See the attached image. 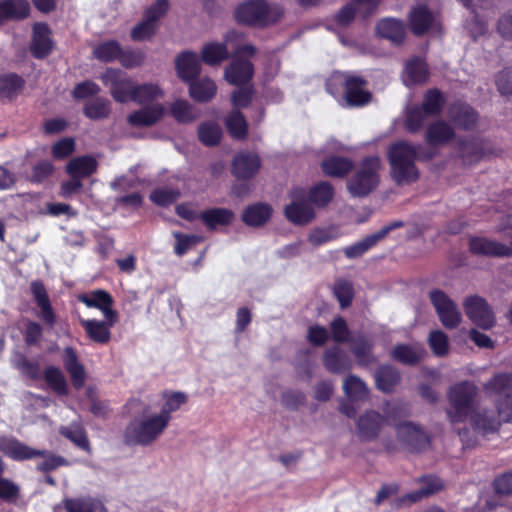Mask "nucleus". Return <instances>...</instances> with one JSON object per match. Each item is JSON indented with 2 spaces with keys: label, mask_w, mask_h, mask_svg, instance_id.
I'll use <instances>...</instances> for the list:
<instances>
[{
  "label": "nucleus",
  "mask_w": 512,
  "mask_h": 512,
  "mask_svg": "<svg viewBox=\"0 0 512 512\" xmlns=\"http://www.w3.org/2000/svg\"><path fill=\"white\" fill-rule=\"evenodd\" d=\"M61 506L66 512H108L100 498L89 494L65 497L61 502Z\"/></svg>",
  "instance_id": "nucleus-25"
},
{
  "label": "nucleus",
  "mask_w": 512,
  "mask_h": 512,
  "mask_svg": "<svg viewBox=\"0 0 512 512\" xmlns=\"http://www.w3.org/2000/svg\"><path fill=\"white\" fill-rule=\"evenodd\" d=\"M373 342L367 338L361 337L352 344L351 351L358 361L359 365L367 366L375 361L372 353Z\"/></svg>",
  "instance_id": "nucleus-54"
},
{
  "label": "nucleus",
  "mask_w": 512,
  "mask_h": 512,
  "mask_svg": "<svg viewBox=\"0 0 512 512\" xmlns=\"http://www.w3.org/2000/svg\"><path fill=\"white\" fill-rule=\"evenodd\" d=\"M5 463L0 457V502L15 505L21 498V487L12 479L4 477Z\"/></svg>",
  "instance_id": "nucleus-41"
},
{
  "label": "nucleus",
  "mask_w": 512,
  "mask_h": 512,
  "mask_svg": "<svg viewBox=\"0 0 512 512\" xmlns=\"http://www.w3.org/2000/svg\"><path fill=\"white\" fill-rule=\"evenodd\" d=\"M180 197V192L170 188H156L150 193V200L160 207H168Z\"/></svg>",
  "instance_id": "nucleus-64"
},
{
  "label": "nucleus",
  "mask_w": 512,
  "mask_h": 512,
  "mask_svg": "<svg viewBox=\"0 0 512 512\" xmlns=\"http://www.w3.org/2000/svg\"><path fill=\"white\" fill-rule=\"evenodd\" d=\"M76 149V142L73 137H64L53 143L51 146V156L56 161L69 158Z\"/></svg>",
  "instance_id": "nucleus-61"
},
{
  "label": "nucleus",
  "mask_w": 512,
  "mask_h": 512,
  "mask_svg": "<svg viewBox=\"0 0 512 512\" xmlns=\"http://www.w3.org/2000/svg\"><path fill=\"white\" fill-rule=\"evenodd\" d=\"M199 219L212 231L218 226H229L234 219V212L227 208H209L199 213Z\"/></svg>",
  "instance_id": "nucleus-34"
},
{
  "label": "nucleus",
  "mask_w": 512,
  "mask_h": 512,
  "mask_svg": "<svg viewBox=\"0 0 512 512\" xmlns=\"http://www.w3.org/2000/svg\"><path fill=\"white\" fill-rule=\"evenodd\" d=\"M166 419L158 413L134 419L128 423L123 433V442L127 446H150L166 430Z\"/></svg>",
  "instance_id": "nucleus-4"
},
{
  "label": "nucleus",
  "mask_w": 512,
  "mask_h": 512,
  "mask_svg": "<svg viewBox=\"0 0 512 512\" xmlns=\"http://www.w3.org/2000/svg\"><path fill=\"white\" fill-rule=\"evenodd\" d=\"M447 117L455 128L462 131L474 130L480 119L479 112L462 99H456L449 104Z\"/></svg>",
  "instance_id": "nucleus-12"
},
{
  "label": "nucleus",
  "mask_w": 512,
  "mask_h": 512,
  "mask_svg": "<svg viewBox=\"0 0 512 512\" xmlns=\"http://www.w3.org/2000/svg\"><path fill=\"white\" fill-rule=\"evenodd\" d=\"M477 391V387L469 381H462L450 387L448 399L451 409L447 414L452 423H462L467 420L473 410Z\"/></svg>",
  "instance_id": "nucleus-7"
},
{
  "label": "nucleus",
  "mask_w": 512,
  "mask_h": 512,
  "mask_svg": "<svg viewBox=\"0 0 512 512\" xmlns=\"http://www.w3.org/2000/svg\"><path fill=\"white\" fill-rule=\"evenodd\" d=\"M225 126L230 136L244 140L248 135V123L240 110H232L225 119Z\"/></svg>",
  "instance_id": "nucleus-48"
},
{
  "label": "nucleus",
  "mask_w": 512,
  "mask_h": 512,
  "mask_svg": "<svg viewBox=\"0 0 512 512\" xmlns=\"http://www.w3.org/2000/svg\"><path fill=\"white\" fill-rule=\"evenodd\" d=\"M375 32L379 38L388 40L395 46H401L407 36L405 22L395 17L379 19L375 25Z\"/></svg>",
  "instance_id": "nucleus-17"
},
{
  "label": "nucleus",
  "mask_w": 512,
  "mask_h": 512,
  "mask_svg": "<svg viewBox=\"0 0 512 512\" xmlns=\"http://www.w3.org/2000/svg\"><path fill=\"white\" fill-rule=\"evenodd\" d=\"M282 15V10L272 9L265 0H248L238 5L234 12L237 23L258 27L273 24Z\"/></svg>",
  "instance_id": "nucleus-6"
},
{
  "label": "nucleus",
  "mask_w": 512,
  "mask_h": 512,
  "mask_svg": "<svg viewBox=\"0 0 512 512\" xmlns=\"http://www.w3.org/2000/svg\"><path fill=\"white\" fill-rule=\"evenodd\" d=\"M171 115L179 123H191L196 119L192 105L183 99H177L170 106Z\"/></svg>",
  "instance_id": "nucleus-59"
},
{
  "label": "nucleus",
  "mask_w": 512,
  "mask_h": 512,
  "mask_svg": "<svg viewBox=\"0 0 512 512\" xmlns=\"http://www.w3.org/2000/svg\"><path fill=\"white\" fill-rule=\"evenodd\" d=\"M97 168L98 162L93 156L83 155L71 159L67 163L65 171L69 176L84 179L96 173Z\"/></svg>",
  "instance_id": "nucleus-36"
},
{
  "label": "nucleus",
  "mask_w": 512,
  "mask_h": 512,
  "mask_svg": "<svg viewBox=\"0 0 512 512\" xmlns=\"http://www.w3.org/2000/svg\"><path fill=\"white\" fill-rule=\"evenodd\" d=\"M428 117L418 105L407 108L403 123L405 131L409 134H417L424 128Z\"/></svg>",
  "instance_id": "nucleus-50"
},
{
  "label": "nucleus",
  "mask_w": 512,
  "mask_h": 512,
  "mask_svg": "<svg viewBox=\"0 0 512 512\" xmlns=\"http://www.w3.org/2000/svg\"><path fill=\"white\" fill-rule=\"evenodd\" d=\"M335 195L334 187L328 181H320L314 184L306 192V200L310 205L317 208H325L333 200Z\"/></svg>",
  "instance_id": "nucleus-37"
},
{
  "label": "nucleus",
  "mask_w": 512,
  "mask_h": 512,
  "mask_svg": "<svg viewBox=\"0 0 512 512\" xmlns=\"http://www.w3.org/2000/svg\"><path fill=\"white\" fill-rule=\"evenodd\" d=\"M464 310L467 317L478 327L487 330L493 327L495 317L487 301L477 295L466 298Z\"/></svg>",
  "instance_id": "nucleus-14"
},
{
  "label": "nucleus",
  "mask_w": 512,
  "mask_h": 512,
  "mask_svg": "<svg viewBox=\"0 0 512 512\" xmlns=\"http://www.w3.org/2000/svg\"><path fill=\"white\" fill-rule=\"evenodd\" d=\"M111 112L110 102L106 98L98 97L85 104L83 114L91 120L108 118Z\"/></svg>",
  "instance_id": "nucleus-55"
},
{
  "label": "nucleus",
  "mask_w": 512,
  "mask_h": 512,
  "mask_svg": "<svg viewBox=\"0 0 512 512\" xmlns=\"http://www.w3.org/2000/svg\"><path fill=\"white\" fill-rule=\"evenodd\" d=\"M164 115V107L160 103L146 105L133 111L127 117L128 123L133 127H150L156 124Z\"/></svg>",
  "instance_id": "nucleus-29"
},
{
  "label": "nucleus",
  "mask_w": 512,
  "mask_h": 512,
  "mask_svg": "<svg viewBox=\"0 0 512 512\" xmlns=\"http://www.w3.org/2000/svg\"><path fill=\"white\" fill-rule=\"evenodd\" d=\"M424 138L429 146L434 147L454 140L456 132L454 127L445 120H437L427 126Z\"/></svg>",
  "instance_id": "nucleus-27"
},
{
  "label": "nucleus",
  "mask_w": 512,
  "mask_h": 512,
  "mask_svg": "<svg viewBox=\"0 0 512 512\" xmlns=\"http://www.w3.org/2000/svg\"><path fill=\"white\" fill-rule=\"evenodd\" d=\"M397 437L405 448L412 453H420L431 445V437L412 422H403L397 426Z\"/></svg>",
  "instance_id": "nucleus-13"
},
{
  "label": "nucleus",
  "mask_w": 512,
  "mask_h": 512,
  "mask_svg": "<svg viewBox=\"0 0 512 512\" xmlns=\"http://www.w3.org/2000/svg\"><path fill=\"white\" fill-rule=\"evenodd\" d=\"M164 96L163 90L158 84L154 83H143L135 84L131 101L145 105L155 100H158Z\"/></svg>",
  "instance_id": "nucleus-46"
},
{
  "label": "nucleus",
  "mask_w": 512,
  "mask_h": 512,
  "mask_svg": "<svg viewBox=\"0 0 512 512\" xmlns=\"http://www.w3.org/2000/svg\"><path fill=\"white\" fill-rule=\"evenodd\" d=\"M146 55L143 50L139 48H127L122 47V53H120L119 63L126 69H133L140 67L145 61Z\"/></svg>",
  "instance_id": "nucleus-62"
},
{
  "label": "nucleus",
  "mask_w": 512,
  "mask_h": 512,
  "mask_svg": "<svg viewBox=\"0 0 512 512\" xmlns=\"http://www.w3.org/2000/svg\"><path fill=\"white\" fill-rule=\"evenodd\" d=\"M31 292L36 305L40 309L38 317L44 322L48 328H53L57 322L56 313L52 307L49 295L45 286L40 281L32 282Z\"/></svg>",
  "instance_id": "nucleus-22"
},
{
  "label": "nucleus",
  "mask_w": 512,
  "mask_h": 512,
  "mask_svg": "<svg viewBox=\"0 0 512 512\" xmlns=\"http://www.w3.org/2000/svg\"><path fill=\"white\" fill-rule=\"evenodd\" d=\"M457 155L464 165H475L492 154L487 140L478 136H460L456 139Z\"/></svg>",
  "instance_id": "nucleus-10"
},
{
  "label": "nucleus",
  "mask_w": 512,
  "mask_h": 512,
  "mask_svg": "<svg viewBox=\"0 0 512 512\" xmlns=\"http://www.w3.org/2000/svg\"><path fill=\"white\" fill-rule=\"evenodd\" d=\"M62 360L64 368L70 376L72 386L75 390H81L85 385L87 374L84 365L79 361L76 350L73 347H66Z\"/></svg>",
  "instance_id": "nucleus-24"
},
{
  "label": "nucleus",
  "mask_w": 512,
  "mask_h": 512,
  "mask_svg": "<svg viewBox=\"0 0 512 512\" xmlns=\"http://www.w3.org/2000/svg\"><path fill=\"white\" fill-rule=\"evenodd\" d=\"M484 389L496 395L512 393V373L502 372L495 374L487 383Z\"/></svg>",
  "instance_id": "nucleus-52"
},
{
  "label": "nucleus",
  "mask_w": 512,
  "mask_h": 512,
  "mask_svg": "<svg viewBox=\"0 0 512 512\" xmlns=\"http://www.w3.org/2000/svg\"><path fill=\"white\" fill-rule=\"evenodd\" d=\"M394 360L404 365H417L422 358V354L416 351L408 344H397L391 351Z\"/></svg>",
  "instance_id": "nucleus-57"
},
{
  "label": "nucleus",
  "mask_w": 512,
  "mask_h": 512,
  "mask_svg": "<svg viewBox=\"0 0 512 512\" xmlns=\"http://www.w3.org/2000/svg\"><path fill=\"white\" fill-rule=\"evenodd\" d=\"M501 422V418L492 410H483L471 416L473 429L483 435L497 432Z\"/></svg>",
  "instance_id": "nucleus-40"
},
{
  "label": "nucleus",
  "mask_w": 512,
  "mask_h": 512,
  "mask_svg": "<svg viewBox=\"0 0 512 512\" xmlns=\"http://www.w3.org/2000/svg\"><path fill=\"white\" fill-rule=\"evenodd\" d=\"M323 365L332 374H342L352 368V362L348 354L337 346L325 350Z\"/></svg>",
  "instance_id": "nucleus-31"
},
{
  "label": "nucleus",
  "mask_w": 512,
  "mask_h": 512,
  "mask_svg": "<svg viewBox=\"0 0 512 512\" xmlns=\"http://www.w3.org/2000/svg\"><path fill=\"white\" fill-rule=\"evenodd\" d=\"M55 166L49 159H41L31 166L27 180L32 184H42L54 173Z\"/></svg>",
  "instance_id": "nucleus-53"
},
{
  "label": "nucleus",
  "mask_w": 512,
  "mask_h": 512,
  "mask_svg": "<svg viewBox=\"0 0 512 512\" xmlns=\"http://www.w3.org/2000/svg\"><path fill=\"white\" fill-rule=\"evenodd\" d=\"M291 203L284 208V215L294 225L304 226L315 218V211L306 200V191L303 187H294L289 193Z\"/></svg>",
  "instance_id": "nucleus-9"
},
{
  "label": "nucleus",
  "mask_w": 512,
  "mask_h": 512,
  "mask_svg": "<svg viewBox=\"0 0 512 512\" xmlns=\"http://www.w3.org/2000/svg\"><path fill=\"white\" fill-rule=\"evenodd\" d=\"M418 147L407 140H398L389 145L387 159L390 175L397 184L413 183L418 180Z\"/></svg>",
  "instance_id": "nucleus-3"
},
{
  "label": "nucleus",
  "mask_w": 512,
  "mask_h": 512,
  "mask_svg": "<svg viewBox=\"0 0 512 512\" xmlns=\"http://www.w3.org/2000/svg\"><path fill=\"white\" fill-rule=\"evenodd\" d=\"M254 76V65L250 60L241 56L235 57L225 68V80L234 86L240 87L250 83Z\"/></svg>",
  "instance_id": "nucleus-18"
},
{
  "label": "nucleus",
  "mask_w": 512,
  "mask_h": 512,
  "mask_svg": "<svg viewBox=\"0 0 512 512\" xmlns=\"http://www.w3.org/2000/svg\"><path fill=\"white\" fill-rule=\"evenodd\" d=\"M468 250L475 256L512 257V247L484 236H471L468 240Z\"/></svg>",
  "instance_id": "nucleus-15"
},
{
  "label": "nucleus",
  "mask_w": 512,
  "mask_h": 512,
  "mask_svg": "<svg viewBox=\"0 0 512 512\" xmlns=\"http://www.w3.org/2000/svg\"><path fill=\"white\" fill-rule=\"evenodd\" d=\"M326 90L334 97L341 95L349 108L367 106L373 99L367 79L348 71L334 72L326 83Z\"/></svg>",
  "instance_id": "nucleus-1"
},
{
  "label": "nucleus",
  "mask_w": 512,
  "mask_h": 512,
  "mask_svg": "<svg viewBox=\"0 0 512 512\" xmlns=\"http://www.w3.org/2000/svg\"><path fill=\"white\" fill-rule=\"evenodd\" d=\"M272 207L267 203H255L247 206L242 213V221L250 227H261L272 216Z\"/></svg>",
  "instance_id": "nucleus-35"
},
{
  "label": "nucleus",
  "mask_w": 512,
  "mask_h": 512,
  "mask_svg": "<svg viewBox=\"0 0 512 512\" xmlns=\"http://www.w3.org/2000/svg\"><path fill=\"white\" fill-rule=\"evenodd\" d=\"M102 83L109 87L112 98L118 103L131 101L135 82L119 68H107L100 76Z\"/></svg>",
  "instance_id": "nucleus-8"
},
{
  "label": "nucleus",
  "mask_w": 512,
  "mask_h": 512,
  "mask_svg": "<svg viewBox=\"0 0 512 512\" xmlns=\"http://www.w3.org/2000/svg\"><path fill=\"white\" fill-rule=\"evenodd\" d=\"M230 58L226 43L210 42L203 46L202 61L209 66H217Z\"/></svg>",
  "instance_id": "nucleus-44"
},
{
  "label": "nucleus",
  "mask_w": 512,
  "mask_h": 512,
  "mask_svg": "<svg viewBox=\"0 0 512 512\" xmlns=\"http://www.w3.org/2000/svg\"><path fill=\"white\" fill-rule=\"evenodd\" d=\"M118 318L110 320L81 319L80 324L87 337L94 343L106 345L110 342L112 333L111 328L117 323Z\"/></svg>",
  "instance_id": "nucleus-20"
},
{
  "label": "nucleus",
  "mask_w": 512,
  "mask_h": 512,
  "mask_svg": "<svg viewBox=\"0 0 512 512\" xmlns=\"http://www.w3.org/2000/svg\"><path fill=\"white\" fill-rule=\"evenodd\" d=\"M120 53L122 46L117 40H106L93 48L94 57L103 63L119 61Z\"/></svg>",
  "instance_id": "nucleus-47"
},
{
  "label": "nucleus",
  "mask_w": 512,
  "mask_h": 512,
  "mask_svg": "<svg viewBox=\"0 0 512 512\" xmlns=\"http://www.w3.org/2000/svg\"><path fill=\"white\" fill-rule=\"evenodd\" d=\"M79 300L89 308L102 311L106 320L113 321V318H118L117 311L112 309L114 299L106 290L97 289L89 295L83 294L79 297Z\"/></svg>",
  "instance_id": "nucleus-23"
},
{
  "label": "nucleus",
  "mask_w": 512,
  "mask_h": 512,
  "mask_svg": "<svg viewBox=\"0 0 512 512\" xmlns=\"http://www.w3.org/2000/svg\"><path fill=\"white\" fill-rule=\"evenodd\" d=\"M381 160L378 156H368L360 162L358 170L348 180L347 189L354 197L368 196L380 182Z\"/></svg>",
  "instance_id": "nucleus-5"
},
{
  "label": "nucleus",
  "mask_w": 512,
  "mask_h": 512,
  "mask_svg": "<svg viewBox=\"0 0 512 512\" xmlns=\"http://www.w3.org/2000/svg\"><path fill=\"white\" fill-rule=\"evenodd\" d=\"M404 222L395 220L384 225L377 232L367 235L361 241L350 245L344 249V254L349 259H355L364 255L369 249L375 246L379 241L384 239L391 231L404 227Z\"/></svg>",
  "instance_id": "nucleus-16"
},
{
  "label": "nucleus",
  "mask_w": 512,
  "mask_h": 512,
  "mask_svg": "<svg viewBox=\"0 0 512 512\" xmlns=\"http://www.w3.org/2000/svg\"><path fill=\"white\" fill-rule=\"evenodd\" d=\"M429 297L442 325L448 329L458 327L462 316L455 302L440 289L432 290Z\"/></svg>",
  "instance_id": "nucleus-11"
},
{
  "label": "nucleus",
  "mask_w": 512,
  "mask_h": 512,
  "mask_svg": "<svg viewBox=\"0 0 512 512\" xmlns=\"http://www.w3.org/2000/svg\"><path fill=\"white\" fill-rule=\"evenodd\" d=\"M190 97L199 103L211 101L217 91L216 84L210 78H195L188 83Z\"/></svg>",
  "instance_id": "nucleus-38"
},
{
  "label": "nucleus",
  "mask_w": 512,
  "mask_h": 512,
  "mask_svg": "<svg viewBox=\"0 0 512 512\" xmlns=\"http://www.w3.org/2000/svg\"><path fill=\"white\" fill-rule=\"evenodd\" d=\"M0 453L16 462L41 457L43 460L37 463L36 469L42 473H49L68 465V461L63 456L55 455L48 450L33 448L13 436L4 434H0Z\"/></svg>",
  "instance_id": "nucleus-2"
},
{
  "label": "nucleus",
  "mask_w": 512,
  "mask_h": 512,
  "mask_svg": "<svg viewBox=\"0 0 512 512\" xmlns=\"http://www.w3.org/2000/svg\"><path fill=\"white\" fill-rule=\"evenodd\" d=\"M385 423V418L374 410L367 411L357 420V435L363 442L375 440Z\"/></svg>",
  "instance_id": "nucleus-21"
},
{
  "label": "nucleus",
  "mask_w": 512,
  "mask_h": 512,
  "mask_svg": "<svg viewBox=\"0 0 512 512\" xmlns=\"http://www.w3.org/2000/svg\"><path fill=\"white\" fill-rule=\"evenodd\" d=\"M261 164L258 154L240 152L233 158L231 172L239 180H250L259 172Z\"/></svg>",
  "instance_id": "nucleus-19"
},
{
  "label": "nucleus",
  "mask_w": 512,
  "mask_h": 512,
  "mask_svg": "<svg viewBox=\"0 0 512 512\" xmlns=\"http://www.w3.org/2000/svg\"><path fill=\"white\" fill-rule=\"evenodd\" d=\"M24 79L16 73L0 75V99L13 100L24 88Z\"/></svg>",
  "instance_id": "nucleus-43"
},
{
  "label": "nucleus",
  "mask_w": 512,
  "mask_h": 512,
  "mask_svg": "<svg viewBox=\"0 0 512 512\" xmlns=\"http://www.w3.org/2000/svg\"><path fill=\"white\" fill-rule=\"evenodd\" d=\"M175 68L179 78L187 83L198 78L201 72L198 56L192 51L181 52L176 58Z\"/></svg>",
  "instance_id": "nucleus-28"
},
{
  "label": "nucleus",
  "mask_w": 512,
  "mask_h": 512,
  "mask_svg": "<svg viewBox=\"0 0 512 512\" xmlns=\"http://www.w3.org/2000/svg\"><path fill=\"white\" fill-rule=\"evenodd\" d=\"M445 103L444 93L438 88H430L424 93L423 101L418 106L429 117H436L442 113Z\"/></svg>",
  "instance_id": "nucleus-42"
},
{
  "label": "nucleus",
  "mask_w": 512,
  "mask_h": 512,
  "mask_svg": "<svg viewBox=\"0 0 512 512\" xmlns=\"http://www.w3.org/2000/svg\"><path fill=\"white\" fill-rule=\"evenodd\" d=\"M51 30L46 23H37L34 26L31 53L36 59L46 58L53 49L50 38Z\"/></svg>",
  "instance_id": "nucleus-30"
},
{
  "label": "nucleus",
  "mask_w": 512,
  "mask_h": 512,
  "mask_svg": "<svg viewBox=\"0 0 512 512\" xmlns=\"http://www.w3.org/2000/svg\"><path fill=\"white\" fill-rule=\"evenodd\" d=\"M165 402L163 403L160 412L158 413L162 418L166 419L169 425L172 416L171 414L178 411L182 405L187 403L188 396L181 391L165 392L163 394Z\"/></svg>",
  "instance_id": "nucleus-49"
},
{
  "label": "nucleus",
  "mask_w": 512,
  "mask_h": 512,
  "mask_svg": "<svg viewBox=\"0 0 512 512\" xmlns=\"http://www.w3.org/2000/svg\"><path fill=\"white\" fill-rule=\"evenodd\" d=\"M60 434L84 451H90V442L86 431L80 425L75 427H61Z\"/></svg>",
  "instance_id": "nucleus-58"
},
{
  "label": "nucleus",
  "mask_w": 512,
  "mask_h": 512,
  "mask_svg": "<svg viewBox=\"0 0 512 512\" xmlns=\"http://www.w3.org/2000/svg\"><path fill=\"white\" fill-rule=\"evenodd\" d=\"M43 378L48 387L59 396L69 394L68 383L64 373L56 366H47L43 371Z\"/></svg>",
  "instance_id": "nucleus-45"
},
{
  "label": "nucleus",
  "mask_w": 512,
  "mask_h": 512,
  "mask_svg": "<svg viewBox=\"0 0 512 512\" xmlns=\"http://www.w3.org/2000/svg\"><path fill=\"white\" fill-rule=\"evenodd\" d=\"M407 20L411 32L419 37L425 35L431 29L434 16L426 5H416L409 11Z\"/></svg>",
  "instance_id": "nucleus-26"
},
{
  "label": "nucleus",
  "mask_w": 512,
  "mask_h": 512,
  "mask_svg": "<svg viewBox=\"0 0 512 512\" xmlns=\"http://www.w3.org/2000/svg\"><path fill=\"white\" fill-rule=\"evenodd\" d=\"M353 168L354 162L351 159L338 155L327 156L321 162L323 174L333 178H344Z\"/></svg>",
  "instance_id": "nucleus-33"
},
{
  "label": "nucleus",
  "mask_w": 512,
  "mask_h": 512,
  "mask_svg": "<svg viewBox=\"0 0 512 512\" xmlns=\"http://www.w3.org/2000/svg\"><path fill=\"white\" fill-rule=\"evenodd\" d=\"M404 73L406 75V85L414 86L424 84L430 76V71L425 59L419 56H413L405 63Z\"/></svg>",
  "instance_id": "nucleus-32"
},
{
  "label": "nucleus",
  "mask_w": 512,
  "mask_h": 512,
  "mask_svg": "<svg viewBox=\"0 0 512 512\" xmlns=\"http://www.w3.org/2000/svg\"><path fill=\"white\" fill-rule=\"evenodd\" d=\"M333 292L342 309H345L352 304L354 298V287L351 282L346 280L337 281L334 285Z\"/></svg>",
  "instance_id": "nucleus-63"
},
{
  "label": "nucleus",
  "mask_w": 512,
  "mask_h": 512,
  "mask_svg": "<svg viewBox=\"0 0 512 512\" xmlns=\"http://www.w3.org/2000/svg\"><path fill=\"white\" fill-rule=\"evenodd\" d=\"M198 138L206 147L217 146L222 138V129L216 122H203L198 126Z\"/></svg>",
  "instance_id": "nucleus-51"
},
{
  "label": "nucleus",
  "mask_w": 512,
  "mask_h": 512,
  "mask_svg": "<svg viewBox=\"0 0 512 512\" xmlns=\"http://www.w3.org/2000/svg\"><path fill=\"white\" fill-rule=\"evenodd\" d=\"M343 390L350 400H364L369 393L366 384L355 375H349L345 378Z\"/></svg>",
  "instance_id": "nucleus-56"
},
{
  "label": "nucleus",
  "mask_w": 512,
  "mask_h": 512,
  "mask_svg": "<svg viewBox=\"0 0 512 512\" xmlns=\"http://www.w3.org/2000/svg\"><path fill=\"white\" fill-rule=\"evenodd\" d=\"M22 335L27 347H40L43 339V327L36 321L27 320Z\"/></svg>",
  "instance_id": "nucleus-60"
},
{
  "label": "nucleus",
  "mask_w": 512,
  "mask_h": 512,
  "mask_svg": "<svg viewBox=\"0 0 512 512\" xmlns=\"http://www.w3.org/2000/svg\"><path fill=\"white\" fill-rule=\"evenodd\" d=\"M401 381L399 370L391 365H381L375 371L376 388L383 393H391Z\"/></svg>",
  "instance_id": "nucleus-39"
}]
</instances>
